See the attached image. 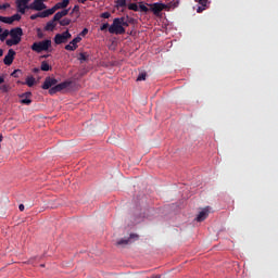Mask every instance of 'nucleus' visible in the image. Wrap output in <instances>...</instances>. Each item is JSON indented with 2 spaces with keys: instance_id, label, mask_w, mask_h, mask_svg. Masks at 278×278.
<instances>
[{
  "instance_id": "nucleus-6",
  "label": "nucleus",
  "mask_w": 278,
  "mask_h": 278,
  "mask_svg": "<svg viewBox=\"0 0 278 278\" xmlns=\"http://www.w3.org/2000/svg\"><path fill=\"white\" fill-rule=\"evenodd\" d=\"M151 7V12H153V14L155 16H160V13L163 11V10H168V5L164 4V3H161V2H155V3H152L150 4Z\"/></svg>"
},
{
  "instance_id": "nucleus-9",
  "label": "nucleus",
  "mask_w": 278,
  "mask_h": 278,
  "mask_svg": "<svg viewBox=\"0 0 278 278\" xmlns=\"http://www.w3.org/2000/svg\"><path fill=\"white\" fill-rule=\"evenodd\" d=\"M15 55H16V51H14V49H9L7 55L3 59L4 64L7 66H12Z\"/></svg>"
},
{
  "instance_id": "nucleus-31",
  "label": "nucleus",
  "mask_w": 278,
  "mask_h": 278,
  "mask_svg": "<svg viewBox=\"0 0 278 278\" xmlns=\"http://www.w3.org/2000/svg\"><path fill=\"white\" fill-rule=\"evenodd\" d=\"M128 10H132V12H138V4L137 3L128 4Z\"/></svg>"
},
{
  "instance_id": "nucleus-49",
  "label": "nucleus",
  "mask_w": 278,
  "mask_h": 278,
  "mask_svg": "<svg viewBox=\"0 0 278 278\" xmlns=\"http://www.w3.org/2000/svg\"><path fill=\"white\" fill-rule=\"evenodd\" d=\"M3 141V136L2 135H0V142H2Z\"/></svg>"
},
{
  "instance_id": "nucleus-17",
  "label": "nucleus",
  "mask_w": 278,
  "mask_h": 278,
  "mask_svg": "<svg viewBox=\"0 0 278 278\" xmlns=\"http://www.w3.org/2000/svg\"><path fill=\"white\" fill-rule=\"evenodd\" d=\"M64 16H68V9L56 12L54 14V21H62Z\"/></svg>"
},
{
  "instance_id": "nucleus-7",
  "label": "nucleus",
  "mask_w": 278,
  "mask_h": 278,
  "mask_svg": "<svg viewBox=\"0 0 278 278\" xmlns=\"http://www.w3.org/2000/svg\"><path fill=\"white\" fill-rule=\"evenodd\" d=\"M68 86H71V81L68 80L58 84L54 87L50 88L49 94H55L58 92H62V90H66Z\"/></svg>"
},
{
  "instance_id": "nucleus-46",
  "label": "nucleus",
  "mask_w": 278,
  "mask_h": 278,
  "mask_svg": "<svg viewBox=\"0 0 278 278\" xmlns=\"http://www.w3.org/2000/svg\"><path fill=\"white\" fill-rule=\"evenodd\" d=\"M38 38H42V33H40V28L38 29Z\"/></svg>"
},
{
  "instance_id": "nucleus-19",
  "label": "nucleus",
  "mask_w": 278,
  "mask_h": 278,
  "mask_svg": "<svg viewBox=\"0 0 278 278\" xmlns=\"http://www.w3.org/2000/svg\"><path fill=\"white\" fill-rule=\"evenodd\" d=\"M29 1L31 0H16V8H29V5H27Z\"/></svg>"
},
{
  "instance_id": "nucleus-24",
  "label": "nucleus",
  "mask_w": 278,
  "mask_h": 278,
  "mask_svg": "<svg viewBox=\"0 0 278 278\" xmlns=\"http://www.w3.org/2000/svg\"><path fill=\"white\" fill-rule=\"evenodd\" d=\"M41 71L48 72L51 71V65L47 61L41 62Z\"/></svg>"
},
{
  "instance_id": "nucleus-42",
  "label": "nucleus",
  "mask_w": 278,
  "mask_h": 278,
  "mask_svg": "<svg viewBox=\"0 0 278 278\" xmlns=\"http://www.w3.org/2000/svg\"><path fill=\"white\" fill-rule=\"evenodd\" d=\"M88 35V28H84L79 36H87Z\"/></svg>"
},
{
  "instance_id": "nucleus-48",
  "label": "nucleus",
  "mask_w": 278,
  "mask_h": 278,
  "mask_svg": "<svg viewBox=\"0 0 278 278\" xmlns=\"http://www.w3.org/2000/svg\"><path fill=\"white\" fill-rule=\"evenodd\" d=\"M0 58H3V50L0 49Z\"/></svg>"
},
{
  "instance_id": "nucleus-4",
  "label": "nucleus",
  "mask_w": 278,
  "mask_h": 278,
  "mask_svg": "<svg viewBox=\"0 0 278 278\" xmlns=\"http://www.w3.org/2000/svg\"><path fill=\"white\" fill-rule=\"evenodd\" d=\"M71 38H73V35H71V33L68 30H65L62 34H56L54 36V43L55 45H66V42H68V40H71Z\"/></svg>"
},
{
  "instance_id": "nucleus-37",
  "label": "nucleus",
  "mask_w": 278,
  "mask_h": 278,
  "mask_svg": "<svg viewBox=\"0 0 278 278\" xmlns=\"http://www.w3.org/2000/svg\"><path fill=\"white\" fill-rule=\"evenodd\" d=\"M139 10H140L141 12H149V8H148L147 5H144V4H140V5H139Z\"/></svg>"
},
{
  "instance_id": "nucleus-25",
  "label": "nucleus",
  "mask_w": 278,
  "mask_h": 278,
  "mask_svg": "<svg viewBox=\"0 0 278 278\" xmlns=\"http://www.w3.org/2000/svg\"><path fill=\"white\" fill-rule=\"evenodd\" d=\"M23 75V71L22 70H14L11 74V77H15V78H18V77H22Z\"/></svg>"
},
{
  "instance_id": "nucleus-34",
  "label": "nucleus",
  "mask_w": 278,
  "mask_h": 278,
  "mask_svg": "<svg viewBox=\"0 0 278 278\" xmlns=\"http://www.w3.org/2000/svg\"><path fill=\"white\" fill-rule=\"evenodd\" d=\"M0 90L2 92H9L10 91V85H1Z\"/></svg>"
},
{
  "instance_id": "nucleus-51",
  "label": "nucleus",
  "mask_w": 278,
  "mask_h": 278,
  "mask_svg": "<svg viewBox=\"0 0 278 278\" xmlns=\"http://www.w3.org/2000/svg\"><path fill=\"white\" fill-rule=\"evenodd\" d=\"M42 58H49V54L43 55Z\"/></svg>"
},
{
  "instance_id": "nucleus-36",
  "label": "nucleus",
  "mask_w": 278,
  "mask_h": 278,
  "mask_svg": "<svg viewBox=\"0 0 278 278\" xmlns=\"http://www.w3.org/2000/svg\"><path fill=\"white\" fill-rule=\"evenodd\" d=\"M11 20L13 21V23H14L15 21H20V20H21V14L16 13V14L12 15V16H11Z\"/></svg>"
},
{
  "instance_id": "nucleus-38",
  "label": "nucleus",
  "mask_w": 278,
  "mask_h": 278,
  "mask_svg": "<svg viewBox=\"0 0 278 278\" xmlns=\"http://www.w3.org/2000/svg\"><path fill=\"white\" fill-rule=\"evenodd\" d=\"M110 28V24L109 23H105V24H102L100 29L101 31H105V29Z\"/></svg>"
},
{
  "instance_id": "nucleus-30",
  "label": "nucleus",
  "mask_w": 278,
  "mask_h": 278,
  "mask_svg": "<svg viewBox=\"0 0 278 278\" xmlns=\"http://www.w3.org/2000/svg\"><path fill=\"white\" fill-rule=\"evenodd\" d=\"M21 103L23 105H31V99L30 98H24L21 100Z\"/></svg>"
},
{
  "instance_id": "nucleus-47",
  "label": "nucleus",
  "mask_w": 278,
  "mask_h": 278,
  "mask_svg": "<svg viewBox=\"0 0 278 278\" xmlns=\"http://www.w3.org/2000/svg\"><path fill=\"white\" fill-rule=\"evenodd\" d=\"M5 81V78L0 77V84H3Z\"/></svg>"
},
{
  "instance_id": "nucleus-16",
  "label": "nucleus",
  "mask_w": 278,
  "mask_h": 278,
  "mask_svg": "<svg viewBox=\"0 0 278 278\" xmlns=\"http://www.w3.org/2000/svg\"><path fill=\"white\" fill-rule=\"evenodd\" d=\"M17 84H22L23 86L26 85L28 88H31L36 84V78H34V76H28L25 83L17 80Z\"/></svg>"
},
{
  "instance_id": "nucleus-45",
  "label": "nucleus",
  "mask_w": 278,
  "mask_h": 278,
  "mask_svg": "<svg viewBox=\"0 0 278 278\" xmlns=\"http://www.w3.org/2000/svg\"><path fill=\"white\" fill-rule=\"evenodd\" d=\"M33 73H40V68L38 67L33 68Z\"/></svg>"
},
{
  "instance_id": "nucleus-18",
  "label": "nucleus",
  "mask_w": 278,
  "mask_h": 278,
  "mask_svg": "<svg viewBox=\"0 0 278 278\" xmlns=\"http://www.w3.org/2000/svg\"><path fill=\"white\" fill-rule=\"evenodd\" d=\"M122 27H129V23H134V18L127 15L126 17H119Z\"/></svg>"
},
{
  "instance_id": "nucleus-35",
  "label": "nucleus",
  "mask_w": 278,
  "mask_h": 278,
  "mask_svg": "<svg viewBox=\"0 0 278 278\" xmlns=\"http://www.w3.org/2000/svg\"><path fill=\"white\" fill-rule=\"evenodd\" d=\"M20 97H21V99H24V98L31 99V91H27L25 93H22Z\"/></svg>"
},
{
  "instance_id": "nucleus-23",
  "label": "nucleus",
  "mask_w": 278,
  "mask_h": 278,
  "mask_svg": "<svg viewBox=\"0 0 278 278\" xmlns=\"http://www.w3.org/2000/svg\"><path fill=\"white\" fill-rule=\"evenodd\" d=\"M78 60L81 64H84V62H88V54L86 52H81L78 56Z\"/></svg>"
},
{
  "instance_id": "nucleus-41",
  "label": "nucleus",
  "mask_w": 278,
  "mask_h": 278,
  "mask_svg": "<svg viewBox=\"0 0 278 278\" xmlns=\"http://www.w3.org/2000/svg\"><path fill=\"white\" fill-rule=\"evenodd\" d=\"M72 12L75 13V14H79V5L76 4V5L73 8Z\"/></svg>"
},
{
  "instance_id": "nucleus-3",
  "label": "nucleus",
  "mask_w": 278,
  "mask_h": 278,
  "mask_svg": "<svg viewBox=\"0 0 278 278\" xmlns=\"http://www.w3.org/2000/svg\"><path fill=\"white\" fill-rule=\"evenodd\" d=\"M109 34H115L116 36L125 34V27L122 26L121 18L113 20V24L109 27Z\"/></svg>"
},
{
  "instance_id": "nucleus-15",
  "label": "nucleus",
  "mask_w": 278,
  "mask_h": 278,
  "mask_svg": "<svg viewBox=\"0 0 278 278\" xmlns=\"http://www.w3.org/2000/svg\"><path fill=\"white\" fill-rule=\"evenodd\" d=\"M48 16H51L49 13V9L37 14L30 15V21H36V18H48Z\"/></svg>"
},
{
  "instance_id": "nucleus-1",
  "label": "nucleus",
  "mask_w": 278,
  "mask_h": 278,
  "mask_svg": "<svg viewBox=\"0 0 278 278\" xmlns=\"http://www.w3.org/2000/svg\"><path fill=\"white\" fill-rule=\"evenodd\" d=\"M9 36L11 39H7L5 45L7 47H14L16 45H21V40H23V28L15 27L9 31Z\"/></svg>"
},
{
  "instance_id": "nucleus-5",
  "label": "nucleus",
  "mask_w": 278,
  "mask_h": 278,
  "mask_svg": "<svg viewBox=\"0 0 278 278\" xmlns=\"http://www.w3.org/2000/svg\"><path fill=\"white\" fill-rule=\"evenodd\" d=\"M47 0H34L29 4V10H35L36 12H42V10H47V4H45Z\"/></svg>"
},
{
  "instance_id": "nucleus-10",
  "label": "nucleus",
  "mask_w": 278,
  "mask_h": 278,
  "mask_svg": "<svg viewBox=\"0 0 278 278\" xmlns=\"http://www.w3.org/2000/svg\"><path fill=\"white\" fill-rule=\"evenodd\" d=\"M56 84H58V79L46 77L41 88L42 90H51V88L55 87Z\"/></svg>"
},
{
  "instance_id": "nucleus-11",
  "label": "nucleus",
  "mask_w": 278,
  "mask_h": 278,
  "mask_svg": "<svg viewBox=\"0 0 278 278\" xmlns=\"http://www.w3.org/2000/svg\"><path fill=\"white\" fill-rule=\"evenodd\" d=\"M81 38L79 36L75 37L68 45L65 46L66 51H76L77 45H79V41Z\"/></svg>"
},
{
  "instance_id": "nucleus-28",
  "label": "nucleus",
  "mask_w": 278,
  "mask_h": 278,
  "mask_svg": "<svg viewBox=\"0 0 278 278\" xmlns=\"http://www.w3.org/2000/svg\"><path fill=\"white\" fill-rule=\"evenodd\" d=\"M202 8H207V4L210 3V0H195Z\"/></svg>"
},
{
  "instance_id": "nucleus-13",
  "label": "nucleus",
  "mask_w": 278,
  "mask_h": 278,
  "mask_svg": "<svg viewBox=\"0 0 278 278\" xmlns=\"http://www.w3.org/2000/svg\"><path fill=\"white\" fill-rule=\"evenodd\" d=\"M134 238H136V240H138V235L131 233L128 239H119L116 242V245L117 247H126V244H129V242H131V240H134Z\"/></svg>"
},
{
  "instance_id": "nucleus-2",
  "label": "nucleus",
  "mask_w": 278,
  "mask_h": 278,
  "mask_svg": "<svg viewBox=\"0 0 278 278\" xmlns=\"http://www.w3.org/2000/svg\"><path fill=\"white\" fill-rule=\"evenodd\" d=\"M30 49L31 51H35V53H42V51L51 49V39L36 41L31 45Z\"/></svg>"
},
{
  "instance_id": "nucleus-40",
  "label": "nucleus",
  "mask_w": 278,
  "mask_h": 278,
  "mask_svg": "<svg viewBox=\"0 0 278 278\" xmlns=\"http://www.w3.org/2000/svg\"><path fill=\"white\" fill-rule=\"evenodd\" d=\"M10 8V3L0 4V10H8Z\"/></svg>"
},
{
  "instance_id": "nucleus-29",
  "label": "nucleus",
  "mask_w": 278,
  "mask_h": 278,
  "mask_svg": "<svg viewBox=\"0 0 278 278\" xmlns=\"http://www.w3.org/2000/svg\"><path fill=\"white\" fill-rule=\"evenodd\" d=\"M147 79V73H140L137 77V81H144Z\"/></svg>"
},
{
  "instance_id": "nucleus-43",
  "label": "nucleus",
  "mask_w": 278,
  "mask_h": 278,
  "mask_svg": "<svg viewBox=\"0 0 278 278\" xmlns=\"http://www.w3.org/2000/svg\"><path fill=\"white\" fill-rule=\"evenodd\" d=\"M204 10H205V7H199L197 9V12H198V14H201V12H204Z\"/></svg>"
},
{
  "instance_id": "nucleus-39",
  "label": "nucleus",
  "mask_w": 278,
  "mask_h": 278,
  "mask_svg": "<svg viewBox=\"0 0 278 278\" xmlns=\"http://www.w3.org/2000/svg\"><path fill=\"white\" fill-rule=\"evenodd\" d=\"M110 16H112L110 12H104L101 14V18H110Z\"/></svg>"
},
{
  "instance_id": "nucleus-12",
  "label": "nucleus",
  "mask_w": 278,
  "mask_h": 278,
  "mask_svg": "<svg viewBox=\"0 0 278 278\" xmlns=\"http://www.w3.org/2000/svg\"><path fill=\"white\" fill-rule=\"evenodd\" d=\"M207 216H210V208L205 207L203 208L197 216L195 220L198 223H203V220H205V218H207Z\"/></svg>"
},
{
  "instance_id": "nucleus-22",
  "label": "nucleus",
  "mask_w": 278,
  "mask_h": 278,
  "mask_svg": "<svg viewBox=\"0 0 278 278\" xmlns=\"http://www.w3.org/2000/svg\"><path fill=\"white\" fill-rule=\"evenodd\" d=\"M59 24L61 25V27H66V26L71 25V18L65 17L63 20H60Z\"/></svg>"
},
{
  "instance_id": "nucleus-14",
  "label": "nucleus",
  "mask_w": 278,
  "mask_h": 278,
  "mask_svg": "<svg viewBox=\"0 0 278 278\" xmlns=\"http://www.w3.org/2000/svg\"><path fill=\"white\" fill-rule=\"evenodd\" d=\"M58 20H55V16L51 21H49L45 26V31H53L55 27H58Z\"/></svg>"
},
{
  "instance_id": "nucleus-44",
  "label": "nucleus",
  "mask_w": 278,
  "mask_h": 278,
  "mask_svg": "<svg viewBox=\"0 0 278 278\" xmlns=\"http://www.w3.org/2000/svg\"><path fill=\"white\" fill-rule=\"evenodd\" d=\"M18 210H20V212H25V205L24 204H20Z\"/></svg>"
},
{
  "instance_id": "nucleus-21",
  "label": "nucleus",
  "mask_w": 278,
  "mask_h": 278,
  "mask_svg": "<svg viewBox=\"0 0 278 278\" xmlns=\"http://www.w3.org/2000/svg\"><path fill=\"white\" fill-rule=\"evenodd\" d=\"M0 22L1 23H7V25H12V23H14L12 21V16L8 17V16H1V15H0Z\"/></svg>"
},
{
  "instance_id": "nucleus-32",
  "label": "nucleus",
  "mask_w": 278,
  "mask_h": 278,
  "mask_svg": "<svg viewBox=\"0 0 278 278\" xmlns=\"http://www.w3.org/2000/svg\"><path fill=\"white\" fill-rule=\"evenodd\" d=\"M118 278H136V275L134 274H121Z\"/></svg>"
},
{
  "instance_id": "nucleus-33",
  "label": "nucleus",
  "mask_w": 278,
  "mask_h": 278,
  "mask_svg": "<svg viewBox=\"0 0 278 278\" xmlns=\"http://www.w3.org/2000/svg\"><path fill=\"white\" fill-rule=\"evenodd\" d=\"M26 10H29V7H17V12H20V14H25Z\"/></svg>"
},
{
  "instance_id": "nucleus-20",
  "label": "nucleus",
  "mask_w": 278,
  "mask_h": 278,
  "mask_svg": "<svg viewBox=\"0 0 278 278\" xmlns=\"http://www.w3.org/2000/svg\"><path fill=\"white\" fill-rule=\"evenodd\" d=\"M127 5V0H116L115 8L118 10L119 8H125Z\"/></svg>"
},
{
  "instance_id": "nucleus-26",
  "label": "nucleus",
  "mask_w": 278,
  "mask_h": 278,
  "mask_svg": "<svg viewBox=\"0 0 278 278\" xmlns=\"http://www.w3.org/2000/svg\"><path fill=\"white\" fill-rule=\"evenodd\" d=\"M8 36H10V30H8V29H5L2 34L0 33L1 42H3L5 40V38H8Z\"/></svg>"
},
{
  "instance_id": "nucleus-50",
  "label": "nucleus",
  "mask_w": 278,
  "mask_h": 278,
  "mask_svg": "<svg viewBox=\"0 0 278 278\" xmlns=\"http://www.w3.org/2000/svg\"><path fill=\"white\" fill-rule=\"evenodd\" d=\"M0 34H3V28L0 27Z\"/></svg>"
},
{
  "instance_id": "nucleus-8",
  "label": "nucleus",
  "mask_w": 278,
  "mask_h": 278,
  "mask_svg": "<svg viewBox=\"0 0 278 278\" xmlns=\"http://www.w3.org/2000/svg\"><path fill=\"white\" fill-rule=\"evenodd\" d=\"M68 3H71V0H63L61 2H58L53 8L48 9L50 16L52 14H55L58 10H64L65 8H68Z\"/></svg>"
},
{
  "instance_id": "nucleus-27",
  "label": "nucleus",
  "mask_w": 278,
  "mask_h": 278,
  "mask_svg": "<svg viewBox=\"0 0 278 278\" xmlns=\"http://www.w3.org/2000/svg\"><path fill=\"white\" fill-rule=\"evenodd\" d=\"M167 5V10H170V8H179V0L175 2H169Z\"/></svg>"
}]
</instances>
